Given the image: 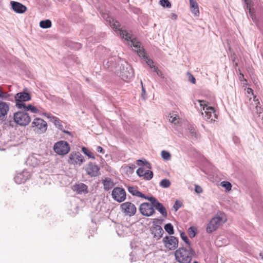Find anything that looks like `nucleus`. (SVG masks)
I'll return each instance as SVG.
<instances>
[{
	"instance_id": "obj_1",
	"label": "nucleus",
	"mask_w": 263,
	"mask_h": 263,
	"mask_svg": "<svg viewBox=\"0 0 263 263\" xmlns=\"http://www.w3.org/2000/svg\"><path fill=\"white\" fill-rule=\"evenodd\" d=\"M194 104L198 110H200L203 116L204 115V111L205 114L204 118L206 120L212 121H214L215 119L217 118L214 108L212 106H209L205 101L197 100L194 103Z\"/></svg>"
},
{
	"instance_id": "obj_2",
	"label": "nucleus",
	"mask_w": 263,
	"mask_h": 263,
	"mask_svg": "<svg viewBox=\"0 0 263 263\" xmlns=\"http://www.w3.org/2000/svg\"><path fill=\"white\" fill-rule=\"evenodd\" d=\"M194 254V251L190 247L188 248L181 247L176 250L175 256L179 263H190Z\"/></svg>"
},
{
	"instance_id": "obj_3",
	"label": "nucleus",
	"mask_w": 263,
	"mask_h": 263,
	"mask_svg": "<svg viewBox=\"0 0 263 263\" xmlns=\"http://www.w3.org/2000/svg\"><path fill=\"white\" fill-rule=\"evenodd\" d=\"M116 72L124 81H128L134 76V71L130 65L123 60H120L119 66L116 67Z\"/></svg>"
},
{
	"instance_id": "obj_4",
	"label": "nucleus",
	"mask_w": 263,
	"mask_h": 263,
	"mask_svg": "<svg viewBox=\"0 0 263 263\" xmlns=\"http://www.w3.org/2000/svg\"><path fill=\"white\" fill-rule=\"evenodd\" d=\"M118 34L122 38L124 39L125 41L128 42V44H130L131 46L135 48V51L137 52L139 56H140L139 51H140L141 50L145 51L143 48L141 47L140 43L132 35L127 32V31L122 29H118Z\"/></svg>"
},
{
	"instance_id": "obj_5",
	"label": "nucleus",
	"mask_w": 263,
	"mask_h": 263,
	"mask_svg": "<svg viewBox=\"0 0 263 263\" xmlns=\"http://www.w3.org/2000/svg\"><path fill=\"white\" fill-rule=\"evenodd\" d=\"M227 220L226 215L223 213H218L210 221L206 228V232L208 233H212L216 230L218 228L224 223Z\"/></svg>"
},
{
	"instance_id": "obj_6",
	"label": "nucleus",
	"mask_w": 263,
	"mask_h": 263,
	"mask_svg": "<svg viewBox=\"0 0 263 263\" xmlns=\"http://www.w3.org/2000/svg\"><path fill=\"white\" fill-rule=\"evenodd\" d=\"M14 121L21 126H26L31 121L28 114L23 111H18L14 114Z\"/></svg>"
},
{
	"instance_id": "obj_7",
	"label": "nucleus",
	"mask_w": 263,
	"mask_h": 263,
	"mask_svg": "<svg viewBox=\"0 0 263 263\" xmlns=\"http://www.w3.org/2000/svg\"><path fill=\"white\" fill-rule=\"evenodd\" d=\"M31 99L29 93L25 92L17 93L15 96V105L19 108L22 109L26 104L25 102L30 100Z\"/></svg>"
},
{
	"instance_id": "obj_8",
	"label": "nucleus",
	"mask_w": 263,
	"mask_h": 263,
	"mask_svg": "<svg viewBox=\"0 0 263 263\" xmlns=\"http://www.w3.org/2000/svg\"><path fill=\"white\" fill-rule=\"evenodd\" d=\"M54 152L60 155H65L70 151V146L65 141H60L55 143L53 146Z\"/></svg>"
},
{
	"instance_id": "obj_9",
	"label": "nucleus",
	"mask_w": 263,
	"mask_h": 263,
	"mask_svg": "<svg viewBox=\"0 0 263 263\" xmlns=\"http://www.w3.org/2000/svg\"><path fill=\"white\" fill-rule=\"evenodd\" d=\"M162 242L164 247L169 250H174L178 246V238L173 236H165Z\"/></svg>"
},
{
	"instance_id": "obj_10",
	"label": "nucleus",
	"mask_w": 263,
	"mask_h": 263,
	"mask_svg": "<svg viewBox=\"0 0 263 263\" xmlns=\"http://www.w3.org/2000/svg\"><path fill=\"white\" fill-rule=\"evenodd\" d=\"M154 208V206L152 203L144 202L140 204L139 211L142 215L150 217L155 213Z\"/></svg>"
},
{
	"instance_id": "obj_11",
	"label": "nucleus",
	"mask_w": 263,
	"mask_h": 263,
	"mask_svg": "<svg viewBox=\"0 0 263 263\" xmlns=\"http://www.w3.org/2000/svg\"><path fill=\"white\" fill-rule=\"evenodd\" d=\"M112 198L118 202H122L126 199V192L124 189L117 187L112 191Z\"/></svg>"
},
{
	"instance_id": "obj_12",
	"label": "nucleus",
	"mask_w": 263,
	"mask_h": 263,
	"mask_svg": "<svg viewBox=\"0 0 263 263\" xmlns=\"http://www.w3.org/2000/svg\"><path fill=\"white\" fill-rule=\"evenodd\" d=\"M84 161V157L80 152H72L69 156L68 163L70 164L80 166Z\"/></svg>"
},
{
	"instance_id": "obj_13",
	"label": "nucleus",
	"mask_w": 263,
	"mask_h": 263,
	"mask_svg": "<svg viewBox=\"0 0 263 263\" xmlns=\"http://www.w3.org/2000/svg\"><path fill=\"white\" fill-rule=\"evenodd\" d=\"M32 127H36L40 133H45L47 130V124L43 119L36 118L32 122Z\"/></svg>"
},
{
	"instance_id": "obj_14",
	"label": "nucleus",
	"mask_w": 263,
	"mask_h": 263,
	"mask_svg": "<svg viewBox=\"0 0 263 263\" xmlns=\"http://www.w3.org/2000/svg\"><path fill=\"white\" fill-rule=\"evenodd\" d=\"M147 200L151 201L154 208H155L160 214L164 217L167 216V213L166 208L163 205L162 203L159 202L156 198L151 196L147 198Z\"/></svg>"
},
{
	"instance_id": "obj_15",
	"label": "nucleus",
	"mask_w": 263,
	"mask_h": 263,
	"mask_svg": "<svg viewBox=\"0 0 263 263\" xmlns=\"http://www.w3.org/2000/svg\"><path fill=\"white\" fill-rule=\"evenodd\" d=\"M121 209L123 213L129 216L134 215L137 211L135 205L130 202H126L121 204Z\"/></svg>"
},
{
	"instance_id": "obj_16",
	"label": "nucleus",
	"mask_w": 263,
	"mask_h": 263,
	"mask_svg": "<svg viewBox=\"0 0 263 263\" xmlns=\"http://www.w3.org/2000/svg\"><path fill=\"white\" fill-rule=\"evenodd\" d=\"M102 16L104 20L108 22L110 27L114 30L115 32L118 34V29L120 28V24L118 22L115 21L112 17H111L108 14L103 13L102 14Z\"/></svg>"
},
{
	"instance_id": "obj_17",
	"label": "nucleus",
	"mask_w": 263,
	"mask_h": 263,
	"mask_svg": "<svg viewBox=\"0 0 263 263\" xmlns=\"http://www.w3.org/2000/svg\"><path fill=\"white\" fill-rule=\"evenodd\" d=\"M30 177V174L27 171H23L22 172L17 173L14 177V181L17 184L24 183Z\"/></svg>"
},
{
	"instance_id": "obj_18",
	"label": "nucleus",
	"mask_w": 263,
	"mask_h": 263,
	"mask_svg": "<svg viewBox=\"0 0 263 263\" xmlns=\"http://www.w3.org/2000/svg\"><path fill=\"white\" fill-rule=\"evenodd\" d=\"M249 101L251 102L249 106L250 109H251L252 107H255L256 112L258 115L259 117H261L263 119V108L259 106L260 103L258 99H256V97H254L253 101H251V98L249 99Z\"/></svg>"
},
{
	"instance_id": "obj_19",
	"label": "nucleus",
	"mask_w": 263,
	"mask_h": 263,
	"mask_svg": "<svg viewBox=\"0 0 263 263\" xmlns=\"http://www.w3.org/2000/svg\"><path fill=\"white\" fill-rule=\"evenodd\" d=\"M100 168L98 165L89 163L86 169L87 174L91 177H96L99 175Z\"/></svg>"
},
{
	"instance_id": "obj_20",
	"label": "nucleus",
	"mask_w": 263,
	"mask_h": 263,
	"mask_svg": "<svg viewBox=\"0 0 263 263\" xmlns=\"http://www.w3.org/2000/svg\"><path fill=\"white\" fill-rule=\"evenodd\" d=\"M10 4L13 10L16 13H23L27 10L26 7L18 2L11 1Z\"/></svg>"
},
{
	"instance_id": "obj_21",
	"label": "nucleus",
	"mask_w": 263,
	"mask_h": 263,
	"mask_svg": "<svg viewBox=\"0 0 263 263\" xmlns=\"http://www.w3.org/2000/svg\"><path fill=\"white\" fill-rule=\"evenodd\" d=\"M120 60H121L119 57H112L109 58L107 61L105 62L104 65L107 68L110 67L111 68L119 66Z\"/></svg>"
},
{
	"instance_id": "obj_22",
	"label": "nucleus",
	"mask_w": 263,
	"mask_h": 263,
	"mask_svg": "<svg viewBox=\"0 0 263 263\" xmlns=\"http://www.w3.org/2000/svg\"><path fill=\"white\" fill-rule=\"evenodd\" d=\"M120 60H121L119 57H112L109 58L107 61L105 62L104 65L107 68L110 67L111 68L119 66Z\"/></svg>"
},
{
	"instance_id": "obj_23",
	"label": "nucleus",
	"mask_w": 263,
	"mask_h": 263,
	"mask_svg": "<svg viewBox=\"0 0 263 263\" xmlns=\"http://www.w3.org/2000/svg\"><path fill=\"white\" fill-rule=\"evenodd\" d=\"M9 110V105L7 103L0 102V120H4L6 118Z\"/></svg>"
},
{
	"instance_id": "obj_24",
	"label": "nucleus",
	"mask_w": 263,
	"mask_h": 263,
	"mask_svg": "<svg viewBox=\"0 0 263 263\" xmlns=\"http://www.w3.org/2000/svg\"><path fill=\"white\" fill-rule=\"evenodd\" d=\"M43 115L48 119H50V121L53 122L56 127H57L59 129L63 130V126L62 125V121L57 117L53 116L50 114L46 112L43 113Z\"/></svg>"
},
{
	"instance_id": "obj_25",
	"label": "nucleus",
	"mask_w": 263,
	"mask_h": 263,
	"mask_svg": "<svg viewBox=\"0 0 263 263\" xmlns=\"http://www.w3.org/2000/svg\"><path fill=\"white\" fill-rule=\"evenodd\" d=\"M72 189L74 191H76L79 194H85L88 193L87 186L82 183L73 185Z\"/></svg>"
},
{
	"instance_id": "obj_26",
	"label": "nucleus",
	"mask_w": 263,
	"mask_h": 263,
	"mask_svg": "<svg viewBox=\"0 0 263 263\" xmlns=\"http://www.w3.org/2000/svg\"><path fill=\"white\" fill-rule=\"evenodd\" d=\"M163 232V229L159 226H156L152 230V234L156 240H159L162 237Z\"/></svg>"
},
{
	"instance_id": "obj_27",
	"label": "nucleus",
	"mask_w": 263,
	"mask_h": 263,
	"mask_svg": "<svg viewBox=\"0 0 263 263\" xmlns=\"http://www.w3.org/2000/svg\"><path fill=\"white\" fill-rule=\"evenodd\" d=\"M140 53V57L142 58L144 61L146 63L147 65L149 66V67L152 69H154V67H156L155 65H154V62L152 60L149 59L146 54L145 51H143L141 50L140 51H139Z\"/></svg>"
},
{
	"instance_id": "obj_28",
	"label": "nucleus",
	"mask_w": 263,
	"mask_h": 263,
	"mask_svg": "<svg viewBox=\"0 0 263 263\" xmlns=\"http://www.w3.org/2000/svg\"><path fill=\"white\" fill-rule=\"evenodd\" d=\"M128 191L134 196L141 197L145 199H147V198H149V197L145 196L143 194L139 192L137 189L134 186H128Z\"/></svg>"
},
{
	"instance_id": "obj_29",
	"label": "nucleus",
	"mask_w": 263,
	"mask_h": 263,
	"mask_svg": "<svg viewBox=\"0 0 263 263\" xmlns=\"http://www.w3.org/2000/svg\"><path fill=\"white\" fill-rule=\"evenodd\" d=\"M191 10L195 16H198L199 14L198 5L196 0H190Z\"/></svg>"
},
{
	"instance_id": "obj_30",
	"label": "nucleus",
	"mask_w": 263,
	"mask_h": 263,
	"mask_svg": "<svg viewBox=\"0 0 263 263\" xmlns=\"http://www.w3.org/2000/svg\"><path fill=\"white\" fill-rule=\"evenodd\" d=\"M245 2L246 5V9L248 11H247V13H249L250 17L252 18L254 22L256 23V20L254 14V9L252 8L248 0H245Z\"/></svg>"
},
{
	"instance_id": "obj_31",
	"label": "nucleus",
	"mask_w": 263,
	"mask_h": 263,
	"mask_svg": "<svg viewBox=\"0 0 263 263\" xmlns=\"http://www.w3.org/2000/svg\"><path fill=\"white\" fill-rule=\"evenodd\" d=\"M39 162V160L34 156H29L27 160V163L32 167L36 166Z\"/></svg>"
},
{
	"instance_id": "obj_32",
	"label": "nucleus",
	"mask_w": 263,
	"mask_h": 263,
	"mask_svg": "<svg viewBox=\"0 0 263 263\" xmlns=\"http://www.w3.org/2000/svg\"><path fill=\"white\" fill-rule=\"evenodd\" d=\"M103 184L104 185V189L106 191L110 190L114 185L113 181L109 178H106L105 179L103 180Z\"/></svg>"
},
{
	"instance_id": "obj_33",
	"label": "nucleus",
	"mask_w": 263,
	"mask_h": 263,
	"mask_svg": "<svg viewBox=\"0 0 263 263\" xmlns=\"http://www.w3.org/2000/svg\"><path fill=\"white\" fill-rule=\"evenodd\" d=\"M25 111H30L32 113H39L40 111L39 109H37L35 106L31 105V104H28L26 105L25 104L24 105V107H22V108Z\"/></svg>"
},
{
	"instance_id": "obj_34",
	"label": "nucleus",
	"mask_w": 263,
	"mask_h": 263,
	"mask_svg": "<svg viewBox=\"0 0 263 263\" xmlns=\"http://www.w3.org/2000/svg\"><path fill=\"white\" fill-rule=\"evenodd\" d=\"M10 95L6 91H4L2 87L0 86V102H3L4 100H8Z\"/></svg>"
},
{
	"instance_id": "obj_35",
	"label": "nucleus",
	"mask_w": 263,
	"mask_h": 263,
	"mask_svg": "<svg viewBox=\"0 0 263 263\" xmlns=\"http://www.w3.org/2000/svg\"><path fill=\"white\" fill-rule=\"evenodd\" d=\"M168 120L170 122L176 124L179 122V118L176 114L172 113L168 116Z\"/></svg>"
},
{
	"instance_id": "obj_36",
	"label": "nucleus",
	"mask_w": 263,
	"mask_h": 263,
	"mask_svg": "<svg viewBox=\"0 0 263 263\" xmlns=\"http://www.w3.org/2000/svg\"><path fill=\"white\" fill-rule=\"evenodd\" d=\"M40 26L44 29L49 28L51 27V22L49 20L41 21L40 22Z\"/></svg>"
},
{
	"instance_id": "obj_37",
	"label": "nucleus",
	"mask_w": 263,
	"mask_h": 263,
	"mask_svg": "<svg viewBox=\"0 0 263 263\" xmlns=\"http://www.w3.org/2000/svg\"><path fill=\"white\" fill-rule=\"evenodd\" d=\"M164 229L169 235H172L174 233V227L171 223L166 224L164 227Z\"/></svg>"
},
{
	"instance_id": "obj_38",
	"label": "nucleus",
	"mask_w": 263,
	"mask_h": 263,
	"mask_svg": "<svg viewBox=\"0 0 263 263\" xmlns=\"http://www.w3.org/2000/svg\"><path fill=\"white\" fill-rule=\"evenodd\" d=\"M171 184V181L168 179H163L159 183L160 186L163 188L169 187Z\"/></svg>"
},
{
	"instance_id": "obj_39",
	"label": "nucleus",
	"mask_w": 263,
	"mask_h": 263,
	"mask_svg": "<svg viewBox=\"0 0 263 263\" xmlns=\"http://www.w3.org/2000/svg\"><path fill=\"white\" fill-rule=\"evenodd\" d=\"M161 157L165 160H170L171 158V155L169 152L166 151H162L161 152Z\"/></svg>"
},
{
	"instance_id": "obj_40",
	"label": "nucleus",
	"mask_w": 263,
	"mask_h": 263,
	"mask_svg": "<svg viewBox=\"0 0 263 263\" xmlns=\"http://www.w3.org/2000/svg\"><path fill=\"white\" fill-rule=\"evenodd\" d=\"M188 234L191 238H193L196 234V228L194 227H191L188 229Z\"/></svg>"
},
{
	"instance_id": "obj_41",
	"label": "nucleus",
	"mask_w": 263,
	"mask_h": 263,
	"mask_svg": "<svg viewBox=\"0 0 263 263\" xmlns=\"http://www.w3.org/2000/svg\"><path fill=\"white\" fill-rule=\"evenodd\" d=\"M82 151L84 154L87 155L89 158L95 159V157L89 150L85 147H83L82 148Z\"/></svg>"
},
{
	"instance_id": "obj_42",
	"label": "nucleus",
	"mask_w": 263,
	"mask_h": 263,
	"mask_svg": "<svg viewBox=\"0 0 263 263\" xmlns=\"http://www.w3.org/2000/svg\"><path fill=\"white\" fill-rule=\"evenodd\" d=\"M137 164L139 166L145 165L147 168H151V165L150 163H149L146 160L143 161L142 160H138L137 161Z\"/></svg>"
},
{
	"instance_id": "obj_43",
	"label": "nucleus",
	"mask_w": 263,
	"mask_h": 263,
	"mask_svg": "<svg viewBox=\"0 0 263 263\" xmlns=\"http://www.w3.org/2000/svg\"><path fill=\"white\" fill-rule=\"evenodd\" d=\"M190 130L189 137L192 139L197 138L196 137V130L194 127H191L189 128Z\"/></svg>"
},
{
	"instance_id": "obj_44",
	"label": "nucleus",
	"mask_w": 263,
	"mask_h": 263,
	"mask_svg": "<svg viewBox=\"0 0 263 263\" xmlns=\"http://www.w3.org/2000/svg\"><path fill=\"white\" fill-rule=\"evenodd\" d=\"M160 4L163 7L170 8L171 7V4L168 0H160Z\"/></svg>"
},
{
	"instance_id": "obj_45",
	"label": "nucleus",
	"mask_w": 263,
	"mask_h": 263,
	"mask_svg": "<svg viewBox=\"0 0 263 263\" xmlns=\"http://www.w3.org/2000/svg\"><path fill=\"white\" fill-rule=\"evenodd\" d=\"M221 185L224 187L228 191H229L231 190L232 185L228 181H222L220 183Z\"/></svg>"
},
{
	"instance_id": "obj_46",
	"label": "nucleus",
	"mask_w": 263,
	"mask_h": 263,
	"mask_svg": "<svg viewBox=\"0 0 263 263\" xmlns=\"http://www.w3.org/2000/svg\"><path fill=\"white\" fill-rule=\"evenodd\" d=\"M153 172L151 171L147 170L145 172V174L144 176V178L147 180H149L153 178Z\"/></svg>"
},
{
	"instance_id": "obj_47",
	"label": "nucleus",
	"mask_w": 263,
	"mask_h": 263,
	"mask_svg": "<svg viewBox=\"0 0 263 263\" xmlns=\"http://www.w3.org/2000/svg\"><path fill=\"white\" fill-rule=\"evenodd\" d=\"M146 170L143 167H140L139 168L137 171L136 173L137 175L140 177L144 176L146 172Z\"/></svg>"
},
{
	"instance_id": "obj_48",
	"label": "nucleus",
	"mask_w": 263,
	"mask_h": 263,
	"mask_svg": "<svg viewBox=\"0 0 263 263\" xmlns=\"http://www.w3.org/2000/svg\"><path fill=\"white\" fill-rule=\"evenodd\" d=\"M180 237L181 238V239L184 241V242L189 245V247H190V242L189 241V240H188V238H187V237L186 236V234L184 232H181V234H180Z\"/></svg>"
},
{
	"instance_id": "obj_49",
	"label": "nucleus",
	"mask_w": 263,
	"mask_h": 263,
	"mask_svg": "<svg viewBox=\"0 0 263 263\" xmlns=\"http://www.w3.org/2000/svg\"><path fill=\"white\" fill-rule=\"evenodd\" d=\"M181 206V204L180 203V202H179L178 201H176L174 205H173V209H174V210L175 211H177Z\"/></svg>"
},
{
	"instance_id": "obj_50",
	"label": "nucleus",
	"mask_w": 263,
	"mask_h": 263,
	"mask_svg": "<svg viewBox=\"0 0 263 263\" xmlns=\"http://www.w3.org/2000/svg\"><path fill=\"white\" fill-rule=\"evenodd\" d=\"M187 74L189 76V80L191 82H192L193 84H195L196 82L195 78L194 77V76L191 74L190 73H187Z\"/></svg>"
},
{
	"instance_id": "obj_51",
	"label": "nucleus",
	"mask_w": 263,
	"mask_h": 263,
	"mask_svg": "<svg viewBox=\"0 0 263 263\" xmlns=\"http://www.w3.org/2000/svg\"><path fill=\"white\" fill-rule=\"evenodd\" d=\"M140 83H141V86H142V93H141V96L143 97V98L144 99H145V93H146V91H145V89H144V87H143V82L142 81H141L140 82Z\"/></svg>"
},
{
	"instance_id": "obj_52",
	"label": "nucleus",
	"mask_w": 263,
	"mask_h": 263,
	"mask_svg": "<svg viewBox=\"0 0 263 263\" xmlns=\"http://www.w3.org/2000/svg\"><path fill=\"white\" fill-rule=\"evenodd\" d=\"M153 70L157 73L158 76L161 77H163L162 72L157 67H154Z\"/></svg>"
},
{
	"instance_id": "obj_53",
	"label": "nucleus",
	"mask_w": 263,
	"mask_h": 263,
	"mask_svg": "<svg viewBox=\"0 0 263 263\" xmlns=\"http://www.w3.org/2000/svg\"><path fill=\"white\" fill-rule=\"evenodd\" d=\"M195 191L197 193H201L202 192V188L197 185H195Z\"/></svg>"
},
{
	"instance_id": "obj_54",
	"label": "nucleus",
	"mask_w": 263,
	"mask_h": 263,
	"mask_svg": "<svg viewBox=\"0 0 263 263\" xmlns=\"http://www.w3.org/2000/svg\"><path fill=\"white\" fill-rule=\"evenodd\" d=\"M247 92L248 95H251L252 96H254V94H253V90L250 88H248L247 89ZM254 96H253L254 97Z\"/></svg>"
},
{
	"instance_id": "obj_55",
	"label": "nucleus",
	"mask_w": 263,
	"mask_h": 263,
	"mask_svg": "<svg viewBox=\"0 0 263 263\" xmlns=\"http://www.w3.org/2000/svg\"><path fill=\"white\" fill-rule=\"evenodd\" d=\"M97 151L99 152V153H103V149L102 148V147L99 146L97 147Z\"/></svg>"
},
{
	"instance_id": "obj_56",
	"label": "nucleus",
	"mask_w": 263,
	"mask_h": 263,
	"mask_svg": "<svg viewBox=\"0 0 263 263\" xmlns=\"http://www.w3.org/2000/svg\"><path fill=\"white\" fill-rule=\"evenodd\" d=\"M172 18L173 19L176 20L177 18V15L176 14H174V13H173L172 14Z\"/></svg>"
},
{
	"instance_id": "obj_57",
	"label": "nucleus",
	"mask_w": 263,
	"mask_h": 263,
	"mask_svg": "<svg viewBox=\"0 0 263 263\" xmlns=\"http://www.w3.org/2000/svg\"><path fill=\"white\" fill-rule=\"evenodd\" d=\"M63 132L67 134L71 135L70 132L69 131L63 130Z\"/></svg>"
},
{
	"instance_id": "obj_58",
	"label": "nucleus",
	"mask_w": 263,
	"mask_h": 263,
	"mask_svg": "<svg viewBox=\"0 0 263 263\" xmlns=\"http://www.w3.org/2000/svg\"><path fill=\"white\" fill-rule=\"evenodd\" d=\"M259 255L261 257V258L263 259V251L259 253Z\"/></svg>"
},
{
	"instance_id": "obj_59",
	"label": "nucleus",
	"mask_w": 263,
	"mask_h": 263,
	"mask_svg": "<svg viewBox=\"0 0 263 263\" xmlns=\"http://www.w3.org/2000/svg\"><path fill=\"white\" fill-rule=\"evenodd\" d=\"M194 263H198L197 261H195L194 262Z\"/></svg>"
},
{
	"instance_id": "obj_60",
	"label": "nucleus",
	"mask_w": 263,
	"mask_h": 263,
	"mask_svg": "<svg viewBox=\"0 0 263 263\" xmlns=\"http://www.w3.org/2000/svg\"><path fill=\"white\" fill-rule=\"evenodd\" d=\"M132 166H133V167H135V165H134V164H132Z\"/></svg>"
}]
</instances>
